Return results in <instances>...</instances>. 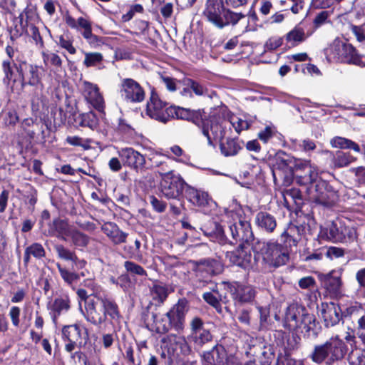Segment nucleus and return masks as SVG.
<instances>
[{"label":"nucleus","instance_id":"nucleus-1","mask_svg":"<svg viewBox=\"0 0 365 365\" xmlns=\"http://www.w3.org/2000/svg\"><path fill=\"white\" fill-rule=\"evenodd\" d=\"M203 15L207 21L220 29L241 22L245 25L243 33L250 30L249 19L242 13L225 8L222 0H207Z\"/></svg>","mask_w":365,"mask_h":365},{"label":"nucleus","instance_id":"nucleus-2","mask_svg":"<svg viewBox=\"0 0 365 365\" xmlns=\"http://www.w3.org/2000/svg\"><path fill=\"white\" fill-rule=\"evenodd\" d=\"M347 351L344 341L338 336H333L322 344L315 345L309 358L318 364L332 365L343 359Z\"/></svg>","mask_w":365,"mask_h":365},{"label":"nucleus","instance_id":"nucleus-3","mask_svg":"<svg viewBox=\"0 0 365 365\" xmlns=\"http://www.w3.org/2000/svg\"><path fill=\"white\" fill-rule=\"evenodd\" d=\"M258 250L262 261L270 267H280L289 260L287 249L277 242L269 240L259 242Z\"/></svg>","mask_w":365,"mask_h":365},{"label":"nucleus","instance_id":"nucleus-4","mask_svg":"<svg viewBox=\"0 0 365 365\" xmlns=\"http://www.w3.org/2000/svg\"><path fill=\"white\" fill-rule=\"evenodd\" d=\"M313 320V316L306 313L304 307L297 304H290L285 314V326L290 330L303 328L309 330V324Z\"/></svg>","mask_w":365,"mask_h":365},{"label":"nucleus","instance_id":"nucleus-5","mask_svg":"<svg viewBox=\"0 0 365 365\" xmlns=\"http://www.w3.org/2000/svg\"><path fill=\"white\" fill-rule=\"evenodd\" d=\"M309 197L324 206H332L338 200L337 191L325 180L319 179L313 189L308 188Z\"/></svg>","mask_w":365,"mask_h":365},{"label":"nucleus","instance_id":"nucleus-6","mask_svg":"<svg viewBox=\"0 0 365 365\" xmlns=\"http://www.w3.org/2000/svg\"><path fill=\"white\" fill-rule=\"evenodd\" d=\"M294 178L298 185L307 187V192L308 188L312 187L313 188L319 180L317 168L311 165L309 162L297 165Z\"/></svg>","mask_w":365,"mask_h":365},{"label":"nucleus","instance_id":"nucleus-7","mask_svg":"<svg viewBox=\"0 0 365 365\" xmlns=\"http://www.w3.org/2000/svg\"><path fill=\"white\" fill-rule=\"evenodd\" d=\"M121 97L126 102L140 103L145 99V91L138 82L132 78H123L120 86Z\"/></svg>","mask_w":365,"mask_h":365},{"label":"nucleus","instance_id":"nucleus-8","mask_svg":"<svg viewBox=\"0 0 365 365\" xmlns=\"http://www.w3.org/2000/svg\"><path fill=\"white\" fill-rule=\"evenodd\" d=\"M227 124L226 120H221L215 117H211L202 122V132L207 138L210 145H212V140H220L225 137Z\"/></svg>","mask_w":365,"mask_h":365},{"label":"nucleus","instance_id":"nucleus-9","mask_svg":"<svg viewBox=\"0 0 365 365\" xmlns=\"http://www.w3.org/2000/svg\"><path fill=\"white\" fill-rule=\"evenodd\" d=\"M185 183L179 175H167L160 182V192L167 199H178L182 193Z\"/></svg>","mask_w":365,"mask_h":365},{"label":"nucleus","instance_id":"nucleus-10","mask_svg":"<svg viewBox=\"0 0 365 365\" xmlns=\"http://www.w3.org/2000/svg\"><path fill=\"white\" fill-rule=\"evenodd\" d=\"M189 310V302L185 298H182L167 312L172 328L177 331L183 330L185 315Z\"/></svg>","mask_w":365,"mask_h":365},{"label":"nucleus","instance_id":"nucleus-11","mask_svg":"<svg viewBox=\"0 0 365 365\" xmlns=\"http://www.w3.org/2000/svg\"><path fill=\"white\" fill-rule=\"evenodd\" d=\"M118 157L123 165L138 172L144 168L145 158L140 152L133 148H123L118 150Z\"/></svg>","mask_w":365,"mask_h":365},{"label":"nucleus","instance_id":"nucleus-12","mask_svg":"<svg viewBox=\"0 0 365 365\" xmlns=\"http://www.w3.org/2000/svg\"><path fill=\"white\" fill-rule=\"evenodd\" d=\"M321 237L332 242H347L351 240L354 233L344 227H338L336 223L331 222L325 227L321 229Z\"/></svg>","mask_w":365,"mask_h":365},{"label":"nucleus","instance_id":"nucleus-13","mask_svg":"<svg viewBox=\"0 0 365 365\" xmlns=\"http://www.w3.org/2000/svg\"><path fill=\"white\" fill-rule=\"evenodd\" d=\"M81 90L86 101L99 112H103L105 102L96 84L84 81Z\"/></svg>","mask_w":365,"mask_h":365},{"label":"nucleus","instance_id":"nucleus-14","mask_svg":"<svg viewBox=\"0 0 365 365\" xmlns=\"http://www.w3.org/2000/svg\"><path fill=\"white\" fill-rule=\"evenodd\" d=\"M229 231L233 240L230 242L232 244L249 243L253 240V232L248 221L240 220L237 222L231 224L229 226Z\"/></svg>","mask_w":365,"mask_h":365},{"label":"nucleus","instance_id":"nucleus-15","mask_svg":"<svg viewBox=\"0 0 365 365\" xmlns=\"http://www.w3.org/2000/svg\"><path fill=\"white\" fill-rule=\"evenodd\" d=\"M190 339L199 347L212 340V335L208 329H205L203 321L200 317H194L190 322Z\"/></svg>","mask_w":365,"mask_h":365},{"label":"nucleus","instance_id":"nucleus-16","mask_svg":"<svg viewBox=\"0 0 365 365\" xmlns=\"http://www.w3.org/2000/svg\"><path fill=\"white\" fill-rule=\"evenodd\" d=\"M341 276L342 272L340 269H334L327 274H322L319 276V279L324 287L332 297H336L341 294L343 285Z\"/></svg>","mask_w":365,"mask_h":365},{"label":"nucleus","instance_id":"nucleus-17","mask_svg":"<svg viewBox=\"0 0 365 365\" xmlns=\"http://www.w3.org/2000/svg\"><path fill=\"white\" fill-rule=\"evenodd\" d=\"M228 290L233 299L240 303L252 302L257 294L255 288L252 285L238 282L228 284Z\"/></svg>","mask_w":365,"mask_h":365},{"label":"nucleus","instance_id":"nucleus-18","mask_svg":"<svg viewBox=\"0 0 365 365\" xmlns=\"http://www.w3.org/2000/svg\"><path fill=\"white\" fill-rule=\"evenodd\" d=\"M81 327L76 324L66 325L63 327V339L67 341L65 344V350L67 352L71 353L76 346H81Z\"/></svg>","mask_w":365,"mask_h":365},{"label":"nucleus","instance_id":"nucleus-19","mask_svg":"<svg viewBox=\"0 0 365 365\" xmlns=\"http://www.w3.org/2000/svg\"><path fill=\"white\" fill-rule=\"evenodd\" d=\"M96 300L89 299L85 302V310L83 315L86 319L91 324L98 326L106 321V314H103V309L101 307L98 296H96Z\"/></svg>","mask_w":365,"mask_h":365},{"label":"nucleus","instance_id":"nucleus-20","mask_svg":"<svg viewBox=\"0 0 365 365\" xmlns=\"http://www.w3.org/2000/svg\"><path fill=\"white\" fill-rule=\"evenodd\" d=\"M165 103L155 93H152L150 101L147 103V114L152 118L166 123L168 115L166 113Z\"/></svg>","mask_w":365,"mask_h":365},{"label":"nucleus","instance_id":"nucleus-21","mask_svg":"<svg viewBox=\"0 0 365 365\" xmlns=\"http://www.w3.org/2000/svg\"><path fill=\"white\" fill-rule=\"evenodd\" d=\"M227 257L232 264L245 269H249L252 266L251 252L242 244L235 250L228 252Z\"/></svg>","mask_w":365,"mask_h":365},{"label":"nucleus","instance_id":"nucleus-22","mask_svg":"<svg viewBox=\"0 0 365 365\" xmlns=\"http://www.w3.org/2000/svg\"><path fill=\"white\" fill-rule=\"evenodd\" d=\"M320 312L327 327H332L338 324L341 317L340 307L334 302L322 303Z\"/></svg>","mask_w":365,"mask_h":365},{"label":"nucleus","instance_id":"nucleus-23","mask_svg":"<svg viewBox=\"0 0 365 365\" xmlns=\"http://www.w3.org/2000/svg\"><path fill=\"white\" fill-rule=\"evenodd\" d=\"M101 230L114 245L126 242L128 234L122 231L114 222H106L103 223L101 226Z\"/></svg>","mask_w":365,"mask_h":365},{"label":"nucleus","instance_id":"nucleus-24","mask_svg":"<svg viewBox=\"0 0 365 365\" xmlns=\"http://www.w3.org/2000/svg\"><path fill=\"white\" fill-rule=\"evenodd\" d=\"M195 272L205 271L210 274H219L223 271V265L218 259L205 258L192 261Z\"/></svg>","mask_w":365,"mask_h":365},{"label":"nucleus","instance_id":"nucleus-25","mask_svg":"<svg viewBox=\"0 0 365 365\" xmlns=\"http://www.w3.org/2000/svg\"><path fill=\"white\" fill-rule=\"evenodd\" d=\"M73 228L74 227L70 225L67 221L61 219H55L50 226L49 232L51 235L67 242Z\"/></svg>","mask_w":365,"mask_h":365},{"label":"nucleus","instance_id":"nucleus-26","mask_svg":"<svg viewBox=\"0 0 365 365\" xmlns=\"http://www.w3.org/2000/svg\"><path fill=\"white\" fill-rule=\"evenodd\" d=\"M48 309L55 322L57 318L70 309V299L68 295H62L56 298L48 304Z\"/></svg>","mask_w":365,"mask_h":365},{"label":"nucleus","instance_id":"nucleus-27","mask_svg":"<svg viewBox=\"0 0 365 365\" xmlns=\"http://www.w3.org/2000/svg\"><path fill=\"white\" fill-rule=\"evenodd\" d=\"M226 359V351L221 345H215L213 348L203 354L202 364L223 365Z\"/></svg>","mask_w":365,"mask_h":365},{"label":"nucleus","instance_id":"nucleus-28","mask_svg":"<svg viewBox=\"0 0 365 365\" xmlns=\"http://www.w3.org/2000/svg\"><path fill=\"white\" fill-rule=\"evenodd\" d=\"M186 198L194 205L205 207L209 204L210 198L207 192L187 186L185 189Z\"/></svg>","mask_w":365,"mask_h":365},{"label":"nucleus","instance_id":"nucleus-29","mask_svg":"<svg viewBox=\"0 0 365 365\" xmlns=\"http://www.w3.org/2000/svg\"><path fill=\"white\" fill-rule=\"evenodd\" d=\"M255 223L262 230L272 233L277 227L275 217L266 212H259L256 215Z\"/></svg>","mask_w":365,"mask_h":365},{"label":"nucleus","instance_id":"nucleus-30","mask_svg":"<svg viewBox=\"0 0 365 365\" xmlns=\"http://www.w3.org/2000/svg\"><path fill=\"white\" fill-rule=\"evenodd\" d=\"M340 61L348 63H352L360 67L365 66V58L357 53L356 48L350 43H346L343 55L340 58Z\"/></svg>","mask_w":365,"mask_h":365},{"label":"nucleus","instance_id":"nucleus-31","mask_svg":"<svg viewBox=\"0 0 365 365\" xmlns=\"http://www.w3.org/2000/svg\"><path fill=\"white\" fill-rule=\"evenodd\" d=\"M98 301L101 307L103 309V314L106 317L109 316L111 319L117 320L120 318V313L116 303L109 298L106 297L98 296Z\"/></svg>","mask_w":365,"mask_h":365},{"label":"nucleus","instance_id":"nucleus-32","mask_svg":"<svg viewBox=\"0 0 365 365\" xmlns=\"http://www.w3.org/2000/svg\"><path fill=\"white\" fill-rule=\"evenodd\" d=\"M54 250L60 259L66 261H71L76 265L78 264L80 267H84L85 262L83 260H80L75 252L70 250L63 245H56L54 246Z\"/></svg>","mask_w":365,"mask_h":365},{"label":"nucleus","instance_id":"nucleus-33","mask_svg":"<svg viewBox=\"0 0 365 365\" xmlns=\"http://www.w3.org/2000/svg\"><path fill=\"white\" fill-rule=\"evenodd\" d=\"M152 318L153 321L152 329L155 331L157 333L164 334L168 332L169 329L172 328L169 318L167 317V313L165 315L153 314Z\"/></svg>","mask_w":365,"mask_h":365},{"label":"nucleus","instance_id":"nucleus-34","mask_svg":"<svg viewBox=\"0 0 365 365\" xmlns=\"http://www.w3.org/2000/svg\"><path fill=\"white\" fill-rule=\"evenodd\" d=\"M45 255V250L40 243H33L25 249L24 255V264L26 266L28 265L30 262L31 257H34V258L39 259L43 258Z\"/></svg>","mask_w":365,"mask_h":365},{"label":"nucleus","instance_id":"nucleus-35","mask_svg":"<svg viewBox=\"0 0 365 365\" xmlns=\"http://www.w3.org/2000/svg\"><path fill=\"white\" fill-rule=\"evenodd\" d=\"M75 120L80 126L87 127L93 130L98 125V118L93 111L80 114Z\"/></svg>","mask_w":365,"mask_h":365},{"label":"nucleus","instance_id":"nucleus-36","mask_svg":"<svg viewBox=\"0 0 365 365\" xmlns=\"http://www.w3.org/2000/svg\"><path fill=\"white\" fill-rule=\"evenodd\" d=\"M166 113L169 116L185 120H192L194 118V111L178 106H170L166 108Z\"/></svg>","mask_w":365,"mask_h":365},{"label":"nucleus","instance_id":"nucleus-37","mask_svg":"<svg viewBox=\"0 0 365 365\" xmlns=\"http://www.w3.org/2000/svg\"><path fill=\"white\" fill-rule=\"evenodd\" d=\"M141 242L136 239L133 245H125L123 247L125 257L133 259L139 262H144V259L140 251Z\"/></svg>","mask_w":365,"mask_h":365},{"label":"nucleus","instance_id":"nucleus-38","mask_svg":"<svg viewBox=\"0 0 365 365\" xmlns=\"http://www.w3.org/2000/svg\"><path fill=\"white\" fill-rule=\"evenodd\" d=\"M356 160L349 153L339 150L333 155L331 161L335 168H342L348 166Z\"/></svg>","mask_w":365,"mask_h":365},{"label":"nucleus","instance_id":"nucleus-39","mask_svg":"<svg viewBox=\"0 0 365 365\" xmlns=\"http://www.w3.org/2000/svg\"><path fill=\"white\" fill-rule=\"evenodd\" d=\"M241 150V146L237 139L230 138L220 143V150L223 155L234 156Z\"/></svg>","mask_w":365,"mask_h":365},{"label":"nucleus","instance_id":"nucleus-40","mask_svg":"<svg viewBox=\"0 0 365 365\" xmlns=\"http://www.w3.org/2000/svg\"><path fill=\"white\" fill-rule=\"evenodd\" d=\"M184 85L190 88L192 92L197 96H203L208 95V88L205 84L195 81L192 78H186L184 80Z\"/></svg>","mask_w":365,"mask_h":365},{"label":"nucleus","instance_id":"nucleus-41","mask_svg":"<svg viewBox=\"0 0 365 365\" xmlns=\"http://www.w3.org/2000/svg\"><path fill=\"white\" fill-rule=\"evenodd\" d=\"M331 145H332V147L336 148L353 149L354 151L357 153L360 152V148L356 143L349 139L342 137H335L333 139H331Z\"/></svg>","mask_w":365,"mask_h":365},{"label":"nucleus","instance_id":"nucleus-42","mask_svg":"<svg viewBox=\"0 0 365 365\" xmlns=\"http://www.w3.org/2000/svg\"><path fill=\"white\" fill-rule=\"evenodd\" d=\"M304 30L299 26H295L292 30L286 35V41L292 46L298 45L305 40Z\"/></svg>","mask_w":365,"mask_h":365},{"label":"nucleus","instance_id":"nucleus-43","mask_svg":"<svg viewBox=\"0 0 365 365\" xmlns=\"http://www.w3.org/2000/svg\"><path fill=\"white\" fill-rule=\"evenodd\" d=\"M68 240H71L72 244L76 247H86L90 242V237L87 235L80 232L75 227Z\"/></svg>","mask_w":365,"mask_h":365},{"label":"nucleus","instance_id":"nucleus-44","mask_svg":"<svg viewBox=\"0 0 365 365\" xmlns=\"http://www.w3.org/2000/svg\"><path fill=\"white\" fill-rule=\"evenodd\" d=\"M150 294L153 300L158 304H162L168 297V289L162 285H154L150 289Z\"/></svg>","mask_w":365,"mask_h":365},{"label":"nucleus","instance_id":"nucleus-45","mask_svg":"<svg viewBox=\"0 0 365 365\" xmlns=\"http://www.w3.org/2000/svg\"><path fill=\"white\" fill-rule=\"evenodd\" d=\"M42 56L46 66H52L56 68L61 67L62 60L58 54L46 51L42 53Z\"/></svg>","mask_w":365,"mask_h":365},{"label":"nucleus","instance_id":"nucleus-46","mask_svg":"<svg viewBox=\"0 0 365 365\" xmlns=\"http://www.w3.org/2000/svg\"><path fill=\"white\" fill-rule=\"evenodd\" d=\"M167 339L170 342L173 343L175 345V347H172V349H176L178 346H179L181 349V351L183 354H187L190 351V346L187 343L183 337L178 336L176 335H168L167 336Z\"/></svg>","mask_w":365,"mask_h":365},{"label":"nucleus","instance_id":"nucleus-47","mask_svg":"<svg viewBox=\"0 0 365 365\" xmlns=\"http://www.w3.org/2000/svg\"><path fill=\"white\" fill-rule=\"evenodd\" d=\"M350 365H365V349H356L349 355Z\"/></svg>","mask_w":365,"mask_h":365},{"label":"nucleus","instance_id":"nucleus-48","mask_svg":"<svg viewBox=\"0 0 365 365\" xmlns=\"http://www.w3.org/2000/svg\"><path fill=\"white\" fill-rule=\"evenodd\" d=\"M297 230V227H290L289 231L284 230L281 234V240L283 242L286 247H292V246L296 247L297 245L299 238L294 237L292 235V233Z\"/></svg>","mask_w":365,"mask_h":365},{"label":"nucleus","instance_id":"nucleus-49","mask_svg":"<svg viewBox=\"0 0 365 365\" xmlns=\"http://www.w3.org/2000/svg\"><path fill=\"white\" fill-rule=\"evenodd\" d=\"M230 123L237 133H240L242 130H247L250 125L248 121L234 115L230 117Z\"/></svg>","mask_w":365,"mask_h":365},{"label":"nucleus","instance_id":"nucleus-50","mask_svg":"<svg viewBox=\"0 0 365 365\" xmlns=\"http://www.w3.org/2000/svg\"><path fill=\"white\" fill-rule=\"evenodd\" d=\"M67 143L73 146H79L84 150H88L91 148V140L88 138H82L78 136H68L66 139Z\"/></svg>","mask_w":365,"mask_h":365},{"label":"nucleus","instance_id":"nucleus-51","mask_svg":"<svg viewBox=\"0 0 365 365\" xmlns=\"http://www.w3.org/2000/svg\"><path fill=\"white\" fill-rule=\"evenodd\" d=\"M124 267L130 274L147 276V272L144 268L134 262L125 261L124 262Z\"/></svg>","mask_w":365,"mask_h":365},{"label":"nucleus","instance_id":"nucleus-52","mask_svg":"<svg viewBox=\"0 0 365 365\" xmlns=\"http://www.w3.org/2000/svg\"><path fill=\"white\" fill-rule=\"evenodd\" d=\"M346 45V42H344L339 38H336L331 44L329 48L330 51L338 61L341 58Z\"/></svg>","mask_w":365,"mask_h":365},{"label":"nucleus","instance_id":"nucleus-53","mask_svg":"<svg viewBox=\"0 0 365 365\" xmlns=\"http://www.w3.org/2000/svg\"><path fill=\"white\" fill-rule=\"evenodd\" d=\"M284 200L286 203L289 202V200H292L297 203V200H302L301 191L297 188H291L284 190L282 192Z\"/></svg>","mask_w":365,"mask_h":365},{"label":"nucleus","instance_id":"nucleus-54","mask_svg":"<svg viewBox=\"0 0 365 365\" xmlns=\"http://www.w3.org/2000/svg\"><path fill=\"white\" fill-rule=\"evenodd\" d=\"M103 60V56L101 53H86L83 64L86 67L94 66L97 63L101 62Z\"/></svg>","mask_w":365,"mask_h":365},{"label":"nucleus","instance_id":"nucleus-55","mask_svg":"<svg viewBox=\"0 0 365 365\" xmlns=\"http://www.w3.org/2000/svg\"><path fill=\"white\" fill-rule=\"evenodd\" d=\"M344 255L345 250L343 248L333 246L326 247L325 256L330 259L343 257Z\"/></svg>","mask_w":365,"mask_h":365},{"label":"nucleus","instance_id":"nucleus-56","mask_svg":"<svg viewBox=\"0 0 365 365\" xmlns=\"http://www.w3.org/2000/svg\"><path fill=\"white\" fill-rule=\"evenodd\" d=\"M202 298L207 304L213 307L218 312H221L222 307L220 302L212 292L204 293L202 294Z\"/></svg>","mask_w":365,"mask_h":365},{"label":"nucleus","instance_id":"nucleus-57","mask_svg":"<svg viewBox=\"0 0 365 365\" xmlns=\"http://www.w3.org/2000/svg\"><path fill=\"white\" fill-rule=\"evenodd\" d=\"M57 267L61 277L66 282L71 284L75 279H76L77 277L75 273L69 272L66 269L62 267L59 263H57Z\"/></svg>","mask_w":365,"mask_h":365},{"label":"nucleus","instance_id":"nucleus-58","mask_svg":"<svg viewBox=\"0 0 365 365\" xmlns=\"http://www.w3.org/2000/svg\"><path fill=\"white\" fill-rule=\"evenodd\" d=\"M29 83L31 86H36L41 81V77L38 73V69L36 66H29Z\"/></svg>","mask_w":365,"mask_h":365},{"label":"nucleus","instance_id":"nucleus-59","mask_svg":"<svg viewBox=\"0 0 365 365\" xmlns=\"http://www.w3.org/2000/svg\"><path fill=\"white\" fill-rule=\"evenodd\" d=\"M58 44L61 47L68 51L71 54H74L76 52V48L73 46L72 41L67 36H61L59 37Z\"/></svg>","mask_w":365,"mask_h":365},{"label":"nucleus","instance_id":"nucleus-60","mask_svg":"<svg viewBox=\"0 0 365 365\" xmlns=\"http://www.w3.org/2000/svg\"><path fill=\"white\" fill-rule=\"evenodd\" d=\"M274 134V129L270 126H267L258 133L259 139L264 143H267Z\"/></svg>","mask_w":365,"mask_h":365},{"label":"nucleus","instance_id":"nucleus-61","mask_svg":"<svg viewBox=\"0 0 365 365\" xmlns=\"http://www.w3.org/2000/svg\"><path fill=\"white\" fill-rule=\"evenodd\" d=\"M20 313H21L20 308L18 307H16V306L11 307L10 310H9V317L11 318L12 324L14 327H17L19 325V322H20V320H19Z\"/></svg>","mask_w":365,"mask_h":365},{"label":"nucleus","instance_id":"nucleus-62","mask_svg":"<svg viewBox=\"0 0 365 365\" xmlns=\"http://www.w3.org/2000/svg\"><path fill=\"white\" fill-rule=\"evenodd\" d=\"M30 31H31V36L34 39V41L36 42V43L37 45H39L40 47H43V41L40 34L38 29L36 26L31 25L30 26Z\"/></svg>","mask_w":365,"mask_h":365},{"label":"nucleus","instance_id":"nucleus-63","mask_svg":"<svg viewBox=\"0 0 365 365\" xmlns=\"http://www.w3.org/2000/svg\"><path fill=\"white\" fill-rule=\"evenodd\" d=\"M281 45H282V39L280 38L272 37V38H269L266 41V43L264 44V48L267 50L272 51V50H274V49L277 48Z\"/></svg>","mask_w":365,"mask_h":365},{"label":"nucleus","instance_id":"nucleus-64","mask_svg":"<svg viewBox=\"0 0 365 365\" xmlns=\"http://www.w3.org/2000/svg\"><path fill=\"white\" fill-rule=\"evenodd\" d=\"M329 16V12L327 11H322L319 13L314 19V25L318 28L324 24Z\"/></svg>","mask_w":365,"mask_h":365}]
</instances>
